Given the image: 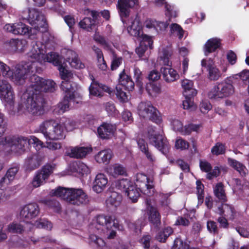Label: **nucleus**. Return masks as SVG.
<instances>
[{
	"instance_id": "nucleus-9",
	"label": "nucleus",
	"mask_w": 249,
	"mask_h": 249,
	"mask_svg": "<svg viewBox=\"0 0 249 249\" xmlns=\"http://www.w3.org/2000/svg\"><path fill=\"white\" fill-rule=\"evenodd\" d=\"M10 147L11 150L18 154L23 153L29 144V138L23 136L0 137V146Z\"/></svg>"
},
{
	"instance_id": "nucleus-13",
	"label": "nucleus",
	"mask_w": 249,
	"mask_h": 249,
	"mask_svg": "<svg viewBox=\"0 0 249 249\" xmlns=\"http://www.w3.org/2000/svg\"><path fill=\"white\" fill-rule=\"evenodd\" d=\"M234 92V87L231 84L222 82L214 86L208 92V96L210 99L218 100L232 95Z\"/></svg>"
},
{
	"instance_id": "nucleus-53",
	"label": "nucleus",
	"mask_w": 249,
	"mask_h": 249,
	"mask_svg": "<svg viewBox=\"0 0 249 249\" xmlns=\"http://www.w3.org/2000/svg\"><path fill=\"white\" fill-rule=\"evenodd\" d=\"M134 78L135 79L136 85L140 88H142L143 86V77L142 71L137 67L134 68Z\"/></svg>"
},
{
	"instance_id": "nucleus-11",
	"label": "nucleus",
	"mask_w": 249,
	"mask_h": 249,
	"mask_svg": "<svg viewBox=\"0 0 249 249\" xmlns=\"http://www.w3.org/2000/svg\"><path fill=\"white\" fill-rule=\"evenodd\" d=\"M31 95L27 99L25 106L28 111L33 115L40 116L44 113L45 101L42 94L35 92L32 90Z\"/></svg>"
},
{
	"instance_id": "nucleus-8",
	"label": "nucleus",
	"mask_w": 249,
	"mask_h": 249,
	"mask_svg": "<svg viewBox=\"0 0 249 249\" xmlns=\"http://www.w3.org/2000/svg\"><path fill=\"white\" fill-rule=\"evenodd\" d=\"M21 17L27 19L34 29L42 32L47 27L46 18L44 15L35 8H27L22 11Z\"/></svg>"
},
{
	"instance_id": "nucleus-38",
	"label": "nucleus",
	"mask_w": 249,
	"mask_h": 249,
	"mask_svg": "<svg viewBox=\"0 0 249 249\" xmlns=\"http://www.w3.org/2000/svg\"><path fill=\"white\" fill-rule=\"evenodd\" d=\"M72 101L73 100H70L69 97L64 96L63 100L59 102L53 110L54 113L56 114H62L67 111L70 107V102Z\"/></svg>"
},
{
	"instance_id": "nucleus-40",
	"label": "nucleus",
	"mask_w": 249,
	"mask_h": 249,
	"mask_svg": "<svg viewBox=\"0 0 249 249\" xmlns=\"http://www.w3.org/2000/svg\"><path fill=\"white\" fill-rule=\"evenodd\" d=\"M112 156V151L110 149H106L98 152L95 156V160L99 163H108Z\"/></svg>"
},
{
	"instance_id": "nucleus-26",
	"label": "nucleus",
	"mask_w": 249,
	"mask_h": 249,
	"mask_svg": "<svg viewBox=\"0 0 249 249\" xmlns=\"http://www.w3.org/2000/svg\"><path fill=\"white\" fill-rule=\"evenodd\" d=\"M145 203L148 211L149 221L154 225L158 226L160 223V216L157 209L151 206L150 200L146 199Z\"/></svg>"
},
{
	"instance_id": "nucleus-18",
	"label": "nucleus",
	"mask_w": 249,
	"mask_h": 249,
	"mask_svg": "<svg viewBox=\"0 0 249 249\" xmlns=\"http://www.w3.org/2000/svg\"><path fill=\"white\" fill-rule=\"evenodd\" d=\"M4 29L15 35H25L29 33L30 31H32L31 29L21 22L6 24L4 26Z\"/></svg>"
},
{
	"instance_id": "nucleus-20",
	"label": "nucleus",
	"mask_w": 249,
	"mask_h": 249,
	"mask_svg": "<svg viewBox=\"0 0 249 249\" xmlns=\"http://www.w3.org/2000/svg\"><path fill=\"white\" fill-rule=\"evenodd\" d=\"M41 164L40 157L37 154H30L25 160L24 167L26 171L31 172L38 168Z\"/></svg>"
},
{
	"instance_id": "nucleus-44",
	"label": "nucleus",
	"mask_w": 249,
	"mask_h": 249,
	"mask_svg": "<svg viewBox=\"0 0 249 249\" xmlns=\"http://www.w3.org/2000/svg\"><path fill=\"white\" fill-rule=\"evenodd\" d=\"M125 194L133 202H137L140 196L138 189L133 185L130 186L129 189L126 191Z\"/></svg>"
},
{
	"instance_id": "nucleus-58",
	"label": "nucleus",
	"mask_w": 249,
	"mask_h": 249,
	"mask_svg": "<svg viewBox=\"0 0 249 249\" xmlns=\"http://www.w3.org/2000/svg\"><path fill=\"white\" fill-rule=\"evenodd\" d=\"M189 144L186 141L182 138H178L175 142V147L181 150H186L188 148Z\"/></svg>"
},
{
	"instance_id": "nucleus-61",
	"label": "nucleus",
	"mask_w": 249,
	"mask_h": 249,
	"mask_svg": "<svg viewBox=\"0 0 249 249\" xmlns=\"http://www.w3.org/2000/svg\"><path fill=\"white\" fill-rule=\"evenodd\" d=\"M29 144H34V146L37 149L43 147V142L34 136L29 137Z\"/></svg>"
},
{
	"instance_id": "nucleus-42",
	"label": "nucleus",
	"mask_w": 249,
	"mask_h": 249,
	"mask_svg": "<svg viewBox=\"0 0 249 249\" xmlns=\"http://www.w3.org/2000/svg\"><path fill=\"white\" fill-rule=\"evenodd\" d=\"M215 196L221 201H226V196L224 189V186L222 183H217L214 188Z\"/></svg>"
},
{
	"instance_id": "nucleus-21",
	"label": "nucleus",
	"mask_w": 249,
	"mask_h": 249,
	"mask_svg": "<svg viewBox=\"0 0 249 249\" xmlns=\"http://www.w3.org/2000/svg\"><path fill=\"white\" fill-rule=\"evenodd\" d=\"M105 91L110 94L111 89L108 87L100 84L96 81H92L89 87V91L90 95L96 97H101L104 95V92Z\"/></svg>"
},
{
	"instance_id": "nucleus-30",
	"label": "nucleus",
	"mask_w": 249,
	"mask_h": 249,
	"mask_svg": "<svg viewBox=\"0 0 249 249\" xmlns=\"http://www.w3.org/2000/svg\"><path fill=\"white\" fill-rule=\"evenodd\" d=\"M67 60L71 67L75 69H83L85 65L79 59L77 54L72 50H68L67 52Z\"/></svg>"
},
{
	"instance_id": "nucleus-37",
	"label": "nucleus",
	"mask_w": 249,
	"mask_h": 249,
	"mask_svg": "<svg viewBox=\"0 0 249 249\" xmlns=\"http://www.w3.org/2000/svg\"><path fill=\"white\" fill-rule=\"evenodd\" d=\"M171 53L170 51L167 49H162L159 53L158 61L160 64L171 67L172 63L170 61Z\"/></svg>"
},
{
	"instance_id": "nucleus-29",
	"label": "nucleus",
	"mask_w": 249,
	"mask_h": 249,
	"mask_svg": "<svg viewBox=\"0 0 249 249\" xmlns=\"http://www.w3.org/2000/svg\"><path fill=\"white\" fill-rule=\"evenodd\" d=\"M181 87L183 89V94L184 96H195L197 93V90L194 88L193 81L185 79L181 81Z\"/></svg>"
},
{
	"instance_id": "nucleus-31",
	"label": "nucleus",
	"mask_w": 249,
	"mask_h": 249,
	"mask_svg": "<svg viewBox=\"0 0 249 249\" xmlns=\"http://www.w3.org/2000/svg\"><path fill=\"white\" fill-rule=\"evenodd\" d=\"M221 40L218 38H212L207 40L204 47V52L205 55L214 52L220 48Z\"/></svg>"
},
{
	"instance_id": "nucleus-46",
	"label": "nucleus",
	"mask_w": 249,
	"mask_h": 249,
	"mask_svg": "<svg viewBox=\"0 0 249 249\" xmlns=\"http://www.w3.org/2000/svg\"><path fill=\"white\" fill-rule=\"evenodd\" d=\"M170 33L172 35L178 36L180 39L183 36L184 30L178 24L172 23L170 25Z\"/></svg>"
},
{
	"instance_id": "nucleus-54",
	"label": "nucleus",
	"mask_w": 249,
	"mask_h": 249,
	"mask_svg": "<svg viewBox=\"0 0 249 249\" xmlns=\"http://www.w3.org/2000/svg\"><path fill=\"white\" fill-rule=\"evenodd\" d=\"M223 213L225 216L231 219L234 218L235 211L234 208L231 205L227 204L222 205Z\"/></svg>"
},
{
	"instance_id": "nucleus-6",
	"label": "nucleus",
	"mask_w": 249,
	"mask_h": 249,
	"mask_svg": "<svg viewBox=\"0 0 249 249\" xmlns=\"http://www.w3.org/2000/svg\"><path fill=\"white\" fill-rule=\"evenodd\" d=\"M147 132L149 143L159 150L162 154L167 155L170 147L164 135L163 130L160 129L158 131L155 127L150 126L148 128Z\"/></svg>"
},
{
	"instance_id": "nucleus-36",
	"label": "nucleus",
	"mask_w": 249,
	"mask_h": 249,
	"mask_svg": "<svg viewBox=\"0 0 249 249\" xmlns=\"http://www.w3.org/2000/svg\"><path fill=\"white\" fill-rule=\"evenodd\" d=\"M108 173L114 178L126 175V169L120 164H115L107 169Z\"/></svg>"
},
{
	"instance_id": "nucleus-32",
	"label": "nucleus",
	"mask_w": 249,
	"mask_h": 249,
	"mask_svg": "<svg viewBox=\"0 0 249 249\" xmlns=\"http://www.w3.org/2000/svg\"><path fill=\"white\" fill-rule=\"evenodd\" d=\"M119 82L118 86L124 87L128 91H132L134 88V82L130 76L124 73V70L119 75Z\"/></svg>"
},
{
	"instance_id": "nucleus-62",
	"label": "nucleus",
	"mask_w": 249,
	"mask_h": 249,
	"mask_svg": "<svg viewBox=\"0 0 249 249\" xmlns=\"http://www.w3.org/2000/svg\"><path fill=\"white\" fill-rule=\"evenodd\" d=\"M172 124L174 130L179 131L183 134L184 127L183 126V124L179 120L174 119L172 122Z\"/></svg>"
},
{
	"instance_id": "nucleus-56",
	"label": "nucleus",
	"mask_w": 249,
	"mask_h": 249,
	"mask_svg": "<svg viewBox=\"0 0 249 249\" xmlns=\"http://www.w3.org/2000/svg\"><path fill=\"white\" fill-rule=\"evenodd\" d=\"M201 127L200 124H189L184 126L183 135H189L192 132H198Z\"/></svg>"
},
{
	"instance_id": "nucleus-28",
	"label": "nucleus",
	"mask_w": 249,
	"mask_h": 249,
	"mask_svg": "<svg viewBox=\"0 0 249 249\" xmlns=\"http://www.w3.org/2000/svg\"><path fill=\"white\" fill-rule=\"evenodd\" d=\"M127 31L131 36L139 38L140 39H142L143 35H146L143 34L139 20L136 18L133 20L131 25L127 27Z\"/></svg>"
},
{
	"instance_id": "nucleus-63",
	"label": "nucleus",
	"mask_w": 249,
	"mask_h": 249,
	"mask_svg": "<svg viewBox=\"0 0 249 249\" xmlns=\"http://www.w3.org/2000/svg\"><path fill=\"white\" fill-rule=\"evenodd\" d=\"M77 171L83 175L88 174L90 173V169L89 167L83 162H79L77 164Z\"/></svg>"
},
{
	"instance_id": "nucleus-41",
	"label": "nucleus",
	"mask_w": 249,
	"mask_h": 249,
	"mask_svg": "<svg viewBox=\"0 0 249 249\" xmlns=\"http://www.w3.org/2000/svg\"><path fill=\"white\" fill-rule=\"evenodd\" d=\"M173 232L171 227L165 228L162 231H160L156 236V239L160 242H165L167 238Z\"/></svg>"
},
{
	"instance_id": "nucleus-60",
	"label": "nucleus",
	"mask_w": 249,
	"mask_h": 249,
	"mask_svg": "<svg viewBox=\"0 0 249 249\" xmlns=\"http://www.w3.org/2000/svg\"><path fill=\"white\" fill-rule=\"evenodd\" d=\"M235 76L242 80L245 85L249 86V70H244Z\"/></svg>"
},
{
	"instance_id": "nucleus-3",
	"label": "nucleus",
	"mask_w": 249,
	"mask_h": 249,
	"mask_svg": "<svg viewBox=\"0 0 249 249\" xmlns=\"http://www.w3.org/2000/svg\"><path fill=\"white\" fill-rule=\"evenodd\" d=\"M39 213V208L38 205L36 203H30L20 207L19 217L21 221L26 223L27 226H29V231H31V228L34 226L37 228L51 230L52 228V223L44 219L36 220L34 225L31 223V220L36 217Z\"/></svg>"
},
{
	"instance_id": "nucleus-47",
	"label": "nucleus",
	"mask_w": 249,
	"mask_h": 249,
	"mask_svg": "<svg viewBox=\"0 0 249 249\" xmlns=\"http://www.w3.org/2000/svg\"><path fill=\"white\" fill-rule=\"evenodd\" d=\"M146 89L151 96H155L161 92L160 86L153 83H147L146 85Z\"/></svg>"
},
{
	"instance_id": "nucleus-49",
	"label": "nucleus",
	"mask_w": 249,
	"mask_h": 249,
	"mask_svg": "<svg viewBox=\"0 0 249 249\" xmlns=\"http://www.w3.org/2000/svg\"><path fill=\"white\" fill-rule=\"evenodd\" d=\"M185 99L182 102L183 108L184 109L192 111L195 110L196 106L194 104L193 97L194 96H184Z\"/></svg>"
},
{
	"instance_id": "nucleus-7",
	"label": "nucleus",
	"mask_w": 249,
	"mask_h": 249,
	"mask_svg": "<svg viewBox=\"0 0 249 249\" xmlns=\"http://www.w3.org/2000/svg\"><path fill=\"white\" fill-rule=\"evenodd\" d=\"M94 225V227L98 233L104 231L107 238L108 239H114L116 235V231L111 229L112 227L118 228L119 230L122 229V226L120 228V226L115 222V219L112 216L108 215H99L97 216L96 223Z\"/></svg>"
},
{
	"instance_id": "nucleus-43",
	"label": "nucleus",
	"mask_w": 249,
	"mask_h": 249,
	"mask_svg": "<svg viewBox=\"0 0 249 249\" xmlns=\"http://www.w3.org/2000/svg\"><path fill=\"white\" fill-rule=\"evenodd\" d=\"M230 163L232 167L237 170L241 176H245L248 173V170L246 167L239 161L231 160Z\"/></svg>"
},
{
	"instance_id": "nucleus-64",
	"label": "nucleus",
	"mask_w": 249,
	"mask_h": 249,
	"mask_svg": "<svg viewBox=\"0 0 249 249\" xmlns=\"http://www.w3.org/2000/svg\"><path fill=\"white\" fill-rule=\"evenodd\" d=\"M46 204L54 209L56 212H59L60 210V204L58 201L53 199L46 201Z\"/></svg>"
},
{
	"instance_id": "nucleus-4",
	"label": "nucleus",
	"mask_w": 249,
	"mask_h": 249,
	"mask_svg": "<svg viewBox=\"0 0 249 249\" xmlns=\"http://www.w3.org/2000/svg\"><path fill=\"white\" fill-rule=\"evenodd\" d=\"M50 195L60 197L68 203L76 206L85 205L89 202L88 196L81 189L58 187L52 190Z\"/></svg>"
},
{
	"instance_id": "nucleus-39",
	"label": "nucleus",
	"mask_w": 249,
	"mask_h": 249,
	"mask_svg": "<svg viewBox=\"0 0 249 249\" xmlns=\"http://www.w3.org/2000/svg\"><path fill=\"white\" fill-rule=\"evenodd\" d=\"M138 144L140 150L145 155L147 159L151 162L155 160V157L148 150L147 143L143 139H140L138 141Z\"/></svg>"
},
{
	"instance_id": "nucleus-23",
	"label": "nucleus",
	"mask_w": 249,
	"mask_h": 249,
	"mask_svg": "<svg viewBox=\"0 0 249 249\" xmlns=\"http://www.w3.org/2000/svg\"><path fill=\"white\" fill-rule=\"evenodd\" d=\"M92 148L89 147H72L68 151L67 155L71 158L81 159L91 152Z\"/></svg>"
},
{
	"instance_id": "nucleus-48",
	"label": "nucleus",
	"mask_w": 249,
	"mask_h": 249,
	"mask_svg": "<svg viewBox=\"0 0 249 249\" xmlns=\"http://www.w3.org/2000/svg\"><path fill=\"white\" fill-rule=\"evenodd\" d=\"M26 228L20 223L13 222L8 225V230L12 233H22Z\"/></svg>"
},
{
	"instance_id": "nucleus-19",
	"label": "nucleus",
	"mask_w": 249,
	"mask_h": 249,
	"mask_svg": "<svg viewBox=\"0 0 249 249\" xmlns=\"http://www.w3.org/2000/svg\"><path fill=\"white\" fill-rule=\"evenodd\" d=\"M116 129L115 125L104 123L98 127V135L102 139H109L114 135Z\"/></svg>"
},
{
	"instance_id": "nucleus-22",
	"label": "nucleus",
	"mask_w": 249,
	"mask_h": 249,
	"mask_svg": "<svg viewBox=\"0 0 249 249\" xmlns=\"http://www.w3.org/2000/svg\"><path fill=\"white\" fill-rule=\"evenodd\" d=\"M140 40V44L139 46L136 49V53L141 57L148 47L151 49L152 48L153 41L152 36L147 35H143L142 39Z\"/></svg>"
},
{
	"instance_id": "nucleus-14",
	"label": "nucleus",
	"mask_w": 249,
	"mask_h": 249,
	"mask_svg": "<svg viewBox=\"0 0 249 249\" xmlns=\"http://www.w3.org/2000/svg\"><path fill=\"white\" fill-rule=\"evenodd\" d=\"M55 167L54 164H47L36 171L32 181V186L34 188H37L44 184L46 180L53 173Z\"/></svg>"
},
{
	"instance_id": "nucleus-15",
	"label": "nucleus",
	"mask_w": 249,
	"mask_h": 249,
	"mask_svg": "<svg viewBox=\"0 0 249 249\" xmlns=\"http://www.w3.org/2000/svg\"><path fill=\"white\" fill-rule=\"evenodd\" d=\"M135 184L142 193L147 196H151L154 192L153 180L142 173L136 174L134 179Z\"/></svg>"
},
{
	"instance_id": "nucleus-59",
	"label": "nucleus",
	"mask_w": 249,
	"mask_h": 249,
	"mask_svg": "<svg viewBox=\"0 0 249 249\" xmlns=\"http://www.w3.org/2000/svg\"><path fill=\"white\" fill-rule=\"evenodd\" d=\"M197 198L199 203H202L204 197V186L200 181H196Z\"/></svg>"
},
{
	"instance_id": "nucleus-51",
	"label": "nucleus",
	"mask_w": 249,
	"mask_h": 249,
	"mask_svg": "<svg viewBox=\"0 0 249 249\" xmlns=\"http://www.w3.org/2000/svg\"><path fill=\"white\" fill-rule=\"evenodd\" d=\"M164 1V0H154L155 4L157 6H160L163 4H165V8H166V15H169L171 17H176L177 15L175 12L173 11L172 6L165 2Z\"/></svg>"
},
{
	"instance_id": "nucleus-33",
	"label": "nucleus",
	"mask_w": 249,
	"mask_h": 249,
	"mask_svg": "<svg viewBox=\"0 0 249 249\" xmlns=\"http://www.w3.org/2000/svg\"><path fill=\"white\" fill-rule=\"evenodd\" d=\"M144 26L147 29H153L156 32H158L159 30H165L167 27V24L163 22H158L153 19H147L144 22Z\"/></svg>"
},
{
	"instance_id": "nucleus-52",
	"label": "nucleus",
	"mask_w": 249,
	"mask_h": 249,
	"mask_svg": "<svg viewBox=\"0 0 249 249\" xmlns=\"http://www.w3.org/2000/svg\"><path fill=\"white\" fill-rule=\"evenodd\" d=\"M226 151V147L224 144L221 142H217L212 148L211 152L213 155H219L223 154Z\"/></svg>"
},
{
	"instance_id": "nucleus-50",
	"label": "nucleus",
	"mask_w": 249,
	"mask_h": 249,
	"mask_svg": "<svg viewBox=\"0 0 249 249\" xmlns=\"http://www.w3.org/2000/svg\"><path fill=\"white\" fill-rule=\"evenodd\" d=\"M131 182L127 179H122L118 180L116 183L117 188L125 193L126 191L129 189L130 186H132Z\"/></svg>"
},
{
	"instance_id": "nucleus-5",
	"label": "nucleus",
	"mask_w": 249,
	"mask_h": 249,
	"mask_svg": "<svg viewBox=\"0 0 249 249\" xmlns=\"http://www.w3.org/2000/svg\"><path fill=\"white\" fill-rule=\"evenodd\" d=\"M39 129L47 140H62L65 137L62 124L56 123L53 119L44 121L39 125Z\"/></svg>"
},
{
	"instance_id": "nucleus-24",
	"label": "nucleus",
	"mask_w": 249,
	"mask_h": 249,
	"mask_svg": "<svg viewBox=\"0 0 249 249\" xmlns=\"http://www.w3.org/2000/svg\"><path fill=\"white\" fill-rule=\"evenodd\" d=\"M160 71L163 79L167 83L175 82L179 78V75L177 71L170 67H162L160 68Z\"/></svg>"
},
{
	"instance_id": "nucleus-17",
	"label": "nucleus",
	"mask_w": 249,
	"mask_h": 249,
	"mask_svg": "<svg viewBox=\"0 0 249 249\" xmlns=\"http://www.w3.org/2000/svg\"><path fill=\"white\" fill-rule=\"evenodd\" d=\"M0 95L2 100L12 106L14 100V93L11 86L5 79L0 80Z\"/></svg>"
},
{
	"instance_id": "nucleus-34",
	"label": "nucleus",
	"mask_w": 249,
	"mask_h": 249,
	"mask_svg": "<svg viewBox=\"0 0 249 249\" xmlns=\"http://www.w3.org/2000/svg\"><path fill=\"white\" fill-rule=\"evenodd\" d=\"M90 14L92 17L91 18H85L83 20L80 21L79 23L80 27L83 29L89 31L91 29L92 26L95 24V19L97 17V13L95 11H92L90 12Z\"/></svg>"
},
{
	"instance_id": "nucleus-25",
	"label": "nucleus",
	"mask_w": 249,
	"mask_h": 249,
	"mask_svg": "<svg viewBox=\"0 0 249 249\" xmlns=\"http://www.w3.org/2000/svg\"><path fill=\"white\" fill-rule=\"evenodd\" d=\"M108 179L106 176L100 173L96 175L93 182V190L97 193H101L106 188Z\"/></svg>"
},
{
	"instance_id": "nucleus-10",
	"label": "nucleus",
	"mask_w": 249,
	"mask_h": 249,
	"mask_svg": "<svg viewBox=\"0 0 249 249\" xmlns=\"http://www.w3.org/2000/svg\"><path fill=\"white\" fill-rule=\"evenodd\" d=\"M137 110L141 118L150 120L158 124H160L162 121L160 113L150 101H142L140 103Z\"/></svg>"
},
{
	"instance_id": "nucleus-1",
	"label": "nucleus",
	"mask_w": 249,
	"mask_h": 249,
	"mask_svg": "<svg viewBox=\"0 0 249 249\" xmlns=\"http://www.w3.org/2000/svg\"><path fill=\"white\" fill-rule=\"evenodd\" d=\"M42 47L43 46L41 44L38 43V45H36L34 47L33 50L29 54L30 56L40 62L52 63L54 66H57L61 79L63 80L60 88L65 93L64 96L69 97L70 100H73V103L79 104L81 97L75 92L73 84L71 81L73 78V74L61 64L58 59V55L53 52L45 54V52Z\"/></svg>"
},
{
	"instance_id": "nucleus-12",
	"label": "nucleus",
	"mask_w": 249,
	"mask_h": 249,
	"mask_svg": "<svg viewBox=\"0 0 249 249\" xmlns=\"http://www.w3.org/2000/svg\"><path fill=\"white\" fill-rule=\"evenodd\" d=\"M31 90L41 94L42 91L53 92L55 90L56 84L52 80L45 79L36 75H33L31 78Z\"/></svg>"
},
{
	"instance_id": "nucleus-2",
	"label": "nucleus",
	"mask_w": 249,
	"mask_h": 249,
	"mask_svg": "<svg viewBox=\"0 0 249 249\" xmlns=\"http://www.w3.org/2000/svg\"><path fill=\"white\" fill-rule=\"evenodd\" d=\"M38 43L41 44L42 46H43L42 49H43L45 52V54H47L46 49V44H44L39 41H33L32 43V48L27 53L29 62L17 65L15 68V71L14 72L11 71L9 66L0 61V69H1L2 75L10 78L16 84L21 85L23 83L24 79L26 78V76L28 73L37 71V64H43L45 62H40L37 61L35 58L31 57L29 54L33 50L34 47L36 45H38Z\"/></svg>"
},
{
	"instance_id": "nucleus-55",
	"label": "nucleus",
	"mask_w": 249,
	"mask_h": 249,
	"mask_svg": "<svg viewBox=\"0 0 249 249\" xmlns=\"http://www.w3.org/2000/svg\"><path fill=\"white\" fill-rule=\"evenodd\" d=\"M208 70L209 77L211 80H217L221 76L220 71L216 67L210 66Z\"/></svg>"
},
{
	"instance_id": "nucleus-16",
	"label": "nucleus",
	"mask_w": 249,
	"mask_h": 249,
	"mask_svg": "<svg viewBox=\"0 0 249 249\" xmlns=\"http://www.w3.org/2000/svg\"><path fill=\"white\" fill-rule=\"evenodd\" d=\"M138 0H118L117 7L122 21L124 24L126 23L124 18L128 17L130 13V9L133 8L135 5H138Z\"/></svg>"
},
{
	"instance_id": "nucleus-57",
	"label": "nucleus",
	"mask_w": 249,
	"mask_h": 249,
	"mask_svg": "<svg viewBox=\"0 0 249 249\" xmlns=\"http://www.w3.org/2000/svg\"><path fill=\"white\" fill-rule=\"evenodd\" d=\"M116 95L117 98L121 102H126L128 101V95L126 92H124L120 86H117L116 88Z\"/></svg>"
},
{
	"instance_id": "nucleus-45",
	"label": "nucleus",
	"mask_w": 249,
	"mask_h": 249,
	"mask_svg": "<svg viewBox=\"0 0 249 249\" xmlns=\"http://www.w3.org/2000/svg\"><path fill=\"white\" fill-rule=\"evenodd\" d=\"M89 243L91 246L99 247H103L105 246V241L101 238L94 234H91L89 236Z\"/></svg>"
},
{
	"instance_id": "nucleus-27",
	"label": "nucleus",
	"mask_w": 249,
	"mask_h": 249,
	"mask_svg": "<svg viewBox=\"0 0 249 249\" xmlns=\"http://www.w3.org/2000/svg\"><path fill=\"white\" fill-rule=\"evenodd\" d=\"M18 170L19 168L18 166L10 168L5 176L0 179V188L10 184L14 179Z\"/></svg>"
},
{
	"instance_id": "nucleus-35",
	"label": "nucleus",
	"mask_w": 249,
	"mask_h": 249,
	"mask_svg": "<svg viewBox=\"0 0 249 249\" xmlns=\"http://www.w3.org/2000/svg\"><path fill=\"white\" fill-rule=\"evenodd\" d=\"M122 201V196L117 192H112L106 200L107 206L110 209H115L119 206Z\"/></svg>"
}]
</instances>
